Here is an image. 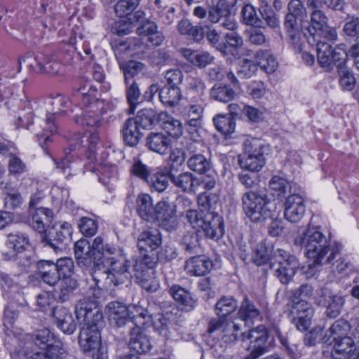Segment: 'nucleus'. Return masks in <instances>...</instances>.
<instances>
[{
    "mask_svg": "<svg viewBox=\"0 0 359 359\" xmlns=\"http://www.w3.org/2000/svg\"><path fill=\"white\" fill-rule=\"evenodd\" d=\"M52 315L55 319L57 326L67 334H72L76 328L74 320L69 311L62 306L54 307Z\"/></svg>",
    "mask_w": 359,
    "mask_h": 359,
    "instance_id": "nucleus-23",
    "label": "nucleus"
},
{
    "mask_svg": "<svg viewBox=\"0 0 359 359\" xmlns=\"http://www.w3.org/2000/svg\"><path fill=\"white\" fill-rule=\"evenodd\" d=\"M140 128H142L133 118H128L123 126V137L126 144L130 147L135 146L141 137Z\"/></svg>",
    "mask_w": 359,
    "mask_h": 359,
    "instance_id": "nucleus-35",
    "label": "nucleus"
},
{
    "mask_svg": "<svg viewBox=\"0 0 359 359\" xmlns=\"http://www.w3.org/2000/svg\"><path fill=\"white\" fill-rule=\"evenodd\" d=\"M268 339V332L266 327L259 325L256 328L251 329L245 332V339L250 340L248 349L250 353L244 359H257L266 351V342Z\"/></svg>",
    "mask_w": 359,
    "mask_h": 359,
    "instance_id": "nucleus-11",
    "label": "nucleus"
},
{
    "mask_svg": "<svg viewBox=\"0 0 359 359\" xmlns=\"http://www.w3.org/2000/svg\"><path fill=\"white\" fill-rule=\"evenodd\" d=\"M273 247L265 241L259 243L252 256L253 262L257 266L270 264L271 268L275 266Z\"/></svg>",
    "mask_w": 359,
    "mask_h": 359,
    "instance_id": "nucleus-27",
    "label": "nucleus"
},
{
    "mask_svg": "<svg viewBox=\"0 0 359 359\" xmlns=\"http://www.w3.org/2000/svg\"><path fill=\"white\" fill-rule=\"evenodd\" d=\"M72 233V225L65 222L58 226H55L51 228L48 235L46 236L44 241L54 251L57 252L65 248L67 243L71 240Z\"/></svg>",
    "mask_w": 359,
    "mask_h": 359,
    "instance_id": "nucleus-12",
    "label": "nucleus"
},
{
    "mask_svg": "<svg viewBox=\"0 0 359 359\" xmlns=\"http://www.w3.org/2000/svg\"><path fill=\"white\" fill-rule=\"evenodd\" d=\"M128 308L130 319L133 320L131 323L133 327H135L136 324L140 327H143L153 320L152 314L140 302L138 304H131L128 306Z\"/></svg>",
    "mask_w": 359,
    "mask_h": 359,
    "instance_id": "nucleus-34",
    "label": "nucleus"
},
{
    "mask_svg": "<svg viewBox=\"0 0 359 359\" xmlns=\"http://www.w3.org/2000/svg\"><path fill=\"white\" fill-rule=\"evenodd\" d=\"M0 284L4 290L3 294L8 295V297H10V294L13 296L20 293L22 290V285L8 275H0Z\"/></svg>",
    "mask_w": 359,
    "mask_h": 359,
    "instance_id": "nucleus-55",
    "label": "nucleus"
},
{
    "mask_svg": "<svg viewBox=\"0 0 359 359\" xmlns=\"http://www.w3.org/2000/svg\"><path fill=\"white\" fill-rule=\"evenodd\" d=\"M242 323L238 319L231 320L229 318L223 325L222 340L229 344L234 343L241 339L245 340V332L241 330Z\"/></svg>",
    "mask_w": 359,
    "mask_h": 359,
    "instance_id": "nucleus-25",
    "label": "nucleus"
},
{
    "mask_svg": "<svg viewBox=\"0 0 359 359\" xmlns=\"http://www.w3.org/2000/svg\"><path fill=\"white\" fill-rule=\"evenodd\" d=\"M235 95V91L227 85L215 84L210 90L211 97L222 102L231 101Z\"/></svg>",
    "mask_w": 359,
    "mask_h": 359,
    "instance_id": "nucleus-47",
    "label": "nucleus"
},
{
    "mask_svg": "<svg viewBox=\"0 0 359 359\" xmlns=\"http://www.w3.org/2000/svg\"><path fill=\"white\" fill-rule=\"evenodd\" d=\"M325 40L316 39L317 60L322 67L331 69L333 65L342 58L341 53L337 50H332L331 45Z\"/></svg>",
    "mask_w": 359,
    "mask_h": 359,
    "instance_id": "nucleus-17",
    "label": "nucleus"
},
{
    "mask_svg": "<svg viewBox=\"0 0 359 359\" xmlns=\"http://www.w3.org/2000/svg\"><path fill=\"white\" fill-rule=\"evenodd\" d=\"M161 244V236L159 231L155 228H149L142 231L137 238V245L142 252L148 249L152 252Z\"/></svg>",
    "mask_w": 359,
    "mask_h": 359,
    "instance_id": "nucleus-24",
    "label": "nucleus"
},
{
    "mask_svg": "<svg viewBox=\"0 0 359 359\" xmlns=\"http://www.w3.org/2000/svg\"><path fill=\"white\" fill-rule=\"evenodd\" d=\"M275 276L283 284H287L299 266L297 258L282 249L274 252Z\"/></svg>",
    "mask_w": 359,
    "mask_h": 359,
    "instance_id": "nucleus-9",
    "label": "nucleus"
},
{
    "mask_svg": "<svg viewBox=\"0 0 359 359\" xmlns=\"http://www.w3.org/2000/svg\"><path fill=\"white\" fill-rule=\"evenodd\" d=\"M129 347L138 354L147 353L151 348L149 338L144 332L143 327L136 324L135 327H131Z\"/></svg>",
    "mask_w": 359,
    "mask_h": 359,
    "instance_id": "nucleus-20",
    "label": "nucleus"
},
{
    "mask_svg": "<svg viewBox=\"0 0 359 359\" xmlns=\"http://www.w3.org/2000/svg\"><path fill=\"white\" fill-rule=\"evenodd\" d=\"M68 102L69 99L62 95H57L50 100L49 104L52 106V109L48 111L50 114L46 116L41 125L42 131L36 134L42 147L43 144L50 140V135L57 132V128L53 122L55 116L59 113L65 112V108Z\"/></svg>",
    "mask_w": 359,
    "mask_h": 359,
    "instance_id": "nucleus-8",
    "label": "nucleus"
},
{
    "mask_svg": "<svg viewBox=\"0 0 359 359\" xmlns=\"http://www.w3.org/2000/svg\"><path fill=\"white\" fill-rule=\"evenodd\" d=\"M168 292L177 303L186 309L191 310L196 304V302L193 299L191 293L180 285H172L170 287Z\"/></svg>",
    "mask_w": 359,
    "mask_h": 359,
    "instance_id": "nucleus-36",
    "label": "nucleus"
},
{
    "mask_svg": "<svg viewBox=\"0 0 359 359\" xmlns=\"http://www.w3.org/2000/svg\"><path fill=\"white\" fill-rule=\"evenodd\" d=\"M139 36H148V40L154 46H160L164 41V36L158 30V26L154 21L144 20L137 29Z\"/></svg>",
    "mask_w": 359,
    "mask_h": 359,
    "instance_id": "nucleus-31",
    "label": "nucleus"
},
{
    "mask_svg": "<svg viewBox=\"0 0 359 359\" xmlns=\"http://www.w3.org/2000/svg\"><path fill=\"white\" fill-rule=\"evenodd\" d=\"M33 341L36 346L41 349L52 348L55 345H62L54 334L48 329L43 328L38 330L33 337Z\"/></svg>",
    "mask_w": 359,
    "mask_h": 359,
    "instance_id": "nucleus-38",
    "label": "nucleus"
},
{
    "mask_svg": "<svg viewBox=\"0 0 359 359\" xmlns=\"http://www.w3.org/2000/svg\"><path fill=\"white\" fill-rule=\"evenodd\" d=\"M204 104L201 99L191 100L187 107L186 121L190 126L197 127L201 124Z\"/></svg>",
    "mask_w": 359,
    "mask_h": 359,
    "instance_id": "nucleus-41",
    "label": "nucleus"
},
{
    "mask_svg": "<svg viewBox=\"0 0 359 359\" xmlns=\"http://www.w3.org/2000/svg\"><path fill=\"white\" fill-rule=\"evenodd\" d=\"M139 0H119L114 6L116 15L124 18L131 14L138 6Z\"/></svg>",
    "mask_w": 359,
    "mask_h": 359,
    "instance_id": "nucleus-59",
    "label": "nucleus"
},
{
    "mask_svg": "<svg viewBox=\"0 0 359 359\" xmlns=\"http://www.w3.org/2000/svg\"><path fill=\"white\" fill-rule=\"evenodd\" d=\"M306 205L304 198L299 194L289 195L284 203L285 218L291 223H298L304 217Z\"/></svg>",
    "mask_w": 359,
    "mask_h": 359,
    "instance_id": "nucleus-14",
    "label": "nucleus"
},
{
    "mask_svg": "<svg viewBox=\"0 0 359 359\" xmlns=\"http://www.w3.org/2000/svg\"><path fill=\"white\" fill-rule=\"evenodd\" d=\"M337 69L341 76L339 82L342 88L346 90H353L355 85V79L352 73L346 69L344 60L339 62Z\"/></svg>",
    "mask_w": 359,
    "mask_h": 359,
    "instance_id": "nucleus-57",
    "label": "nucleus"
},
{
    "mask_svg": "<svg viewBox=\"0 0 359 359\" xmlns=\"http://www.w3.org/2000/svg\"><path fill=\"white\" fill-rule=\"evenodd\" d=\"M95 252L93 243L86 238H81L74 244V255L77 264L81 267H95Z\"/></svg>",
    "mask_w": 359,
    "mask_h": 359,
    "instance_id": "nucleus-18",
    "label": "nucleus"
},
{
    "mask_svg": "<svg viewBox=\"0 0 359 359\" xmlns=\"http://www.w3.org/2000/svg\"><path fill=\"white\" fill-rule=\"evenodd\" d=\"M97 298L95 294L93 297H84L75 306L77 320L83 323L80 330L79 344L85 353L95 351L101 346L100 328L103 323V316L97 307Z\"/></svg>",
    "mask_w": 359,
    "mask_h": 359,
    "instance_id": "nucleus-1",
    "label": "nucleus"
},
{
    "mask_svg": "<svg viewBox=\"0 0 359 359\" xmlns=\"http://www.w3.org/2000/svg\"><path fill=\"white\" fill-rule=\"evenodd\" d=\"M135 211L138 216L147 222L155 220V209L153 199L148 194H140L135 200Z\"/></svg>",
    "mask_w": 359,
    "mask_h": 359,
    "instance_id": "nucleus-22",
    "label": "nucleus"
},
{
    "mask_svg": "<svg viewBox=\"0 0 359 359\" xmlns=\"http://www.w3.org/2000/svg\"><path fill=\"white\" fill-rule=\"evenodd\" d=\"M55 266L61 278L72 277L74 265L72 259L67 257L59 259L55 264Z\"/></svg>",
    "mask_w": 359,
    "mask_h": 359,
    "instance_id": "nucleus-64",
    "label": "nucleus"
},
{
    "mask_svg": "<svg viewBox=\"0 0 359 359\" xmlns=\"http://www.w3.org/2000/svg\"><path fill=\"white\" fill-rule=\"evenodd\" d=\"M243 21L248 25L260 27L262 21L257 16L255 8L250 4L245 5L242 9Z\"/></svg>",
    "mask_w": 359,
    "mask_h": 359,
    "instance_id": "nucleus-62",
    "label": "nucleus"
},
{
    "mask_svg": "<svg viewBox=\"0 0 359 359\" xmlns=\"http://www.w3.org/2000/svg\"><path fill=\"white\" fill-rule=\"evenodd\" d=\"M28 243V238L24 233H11L8 235L6 244L12 250L9 259L16 261L17 264L23 269L28 268L31 264L30 259L24 253Z\"/></svg>",
    "mask_w": 359,
    "mask_h": 359,
    "instance_id": "nucleus-10",
    "label": "nucleus"
},
{
    "mask_svg": "<svg viewBox=\"0 0 359 359\" xmlns=\"http://www.w3.org/2000/svg\"><path fill=\"white\" fill-rule=\"evenodd\" d=\"M135 276L144 290L154 292L159 289L160 283L155 277L154 271L142 270V271L135 272Z\"/></svg>",
    "mask_w": 359,
    "mask_h": 359,
    "instance_id": "nucleus-42",
    "label": "nucleus"
},
{
    "mask_svg": "<svg viewBox=\"0 0 359 359\" xmlns=\"http://www.w3.org/2000/svg\"><path fill=\"white\" fill-rule=\"evenodd\" d=\"M241 168L252 172H258L265 165L262 144L257 139L246 140L244 152L238 160Z\"/></svg>",
    "mask_w": 359,
    "mask_h": 359,
    "instance_id": "nucleus-7",
    "label": "nucleus"
},
{
    "mask_svg": "<svg viewBox=\"0 0 359 359\" xmlns=\"http://www.w3.org/2000/svg\"><path fill=\"white\" fill-rule=\"evenodd\" d=\"M182 53L188 61L199 67H204L213 60V57L207 52L199 53L190 49H183Z\"/></svg>",
    "mask_w": 359,
    "mask_h": 359,
    "instance_id": "nucleus-43",
    "label": "nucleus"
},
{
    "mask_svg": "<svg viewBox=\"0 0 359 359\" xmlns=\"http://www.w3.org/2000/svg\"><path fill=\"white\" fill-rule=\"evenodd\" d=\"M213 123L217 130L226 136L235 131V121L229 116L217 115L213 118Z\"/></svg>",
    "mask_w": 359,
    "mask_h": 359,
    "instance_id": "nucleus-49",
    "label": "nucleus"
},
{
    "mask_svg": "<svg viewBox=\"0 0 359 359\" xmlns=\"http://www.w3.org/2000/svg\"><path fill=\"white\" fill-rule=\"evenodd\" d=\"M297 18L291 15H286L284 22V28L287 35L294 44L298 43L301 35V29Z\"/></svg>",
    "mask_w": 359,
    "mask_h": 359,
    "instance_id": "nucleus-50",
    "label": "nucleus"
},
{
    "mask_svg": "<svg viewBox=\"0 0 359 359\" xmlns=\"http://www.w3.org/2000/svg\"><path fill=\"white\" fill-rule=\"evenodd\" d=\"M155 219L168 231L177 226L176 206L165 201H160L156 204Z\"/></svg>",
    "mask_w": 359,
    "mask_h": 359,
    "instance_id": "nucleus-15",
    "label": "nucleus"
},
{
    "mask_svg": "<svg viewBox=\"0 0 359 359\" xmlns=\"http://www.w3.org/2000/svg\"><path fill=\"white\" fill-rule=\"evenodd\" d=\"M171 182L182 191L196 194L203 189L211 190L216 184V180L211 175L196 177L190 172H182L179 175L170 174Z\"/></svg>",
    "mask_w": 359,
    "mask_h": 359,
    "instance_id": "nucleus-6",
    "label": "nucleus"
},
{
    "mask_svg": "<svg viewBox=\"0 0 359 359\" xmlns=\"http://www.w3.org/2000/svg\"><path fill=\"white\" fill-rule=\"evenodd\" d=\"M177 29L181 34L188 35L196 41H200L203 37V27L192 25L187 19H182L178 22Z\"/></svg>",
    "mask_w": 359,
    "mask_h": 359,
    "instance_id": "nucleus-45",
    "label": "nucleus"
},
{
    "mask_svg": "<svg viewBox=\"0 0 359 359\" xmlns=\"http://www.w3.org/2000/svg\"><path fill=\"white\" fill-rule=\"evenodd\" d=\"M187 166L191 170L202 174L210 170V162L203 155L196 154L189 157Z\"/></svg>",
    "mask_w": 359,
    "mask_h": 359,
    "instance_id": "nucleus-48",
    "label": "nucleus"
},
{
    "mask_svg": "<svg viewBox=\"0 0 359 359\" xmlns=\"http://www.w3.org/2000/svg\"><path fill=\"white\" fill-rule=\"evenodd\" d=\"M350 329L351 326L346 320L344 319L337 320L323 335V343L332 344L336 341L348 337L347 335Z\"/></svg>",
    "mask_w": 359,
    "mask_h": 359,
    "instance_id": "nucleus-29",
    "label": "nucleus"
},
{
    "mask_svg": "<svg viewBox=\"0 0 359 359\" xmlns=\"http://www.w3.org/2000/svg\"><path fill=\"white\" fill-rule=\"evenodd\" d=\"M158 96L161 102L165 106L173 107L180 103L182 99V93L179 87L165 86L159 90Z\"/></svg>",
    "mask_w": 359,
    "mask_h": 359,
    "instance_id": "nucleus-40",
    "label": "nucleus"
},
{
    "mask_svg": "<svg viewBox=\"0 0 359 359\" xmlns=\"http://www.w3.org/2000/svg\"><path fill=\"white\" fill-rule=\"evenodd\" d=\"M74 96L82 98L83 104L88 105L97 100V88L91 85L85 84L77 89Z\"/></svg>",
    "mask_w": 359,
    "mask_h": 359,
    "instance_id": "nucleus-61",
    "label": "nucleus"
},
{
    "mask_svg": "<svg viewBox=\"0 0 359 359\" xmlns=\"http://www.w3.org/2000/svg\"><path fill=\"white\" fill-rule=\"evenodd\" d=\"M291 313L293 316L292 323L298 330L304 332L310 327L314 313L310 303L304 299L299 300L293 304Z\"/></svg>",
    "mask_w": 359,
    "mask_h": 359,
    "instance_id": "nucleus-13",
    "label": "nucleus"
},
{
    "mask_svg": "<svg viewBox=\"0 0 359 359\" xmlns=\"http://www.w3.org/2000/svg\"><path fill=\"white\" fill-rule=\"evenodd\" d=\"M345 300L339 294L330 293L326 299V314L330 318L337 317L341 311Z\"/></svg>",
    "mask_w": 359,
    "mask_h": 359,
    "instance_id": "nucleus-44",
    "label": "nucleus"
},
{
    "mask_svg": "<svg viewBox=\"0 0 359 359\" xmlns=\"http://www.w3.org/2000/svg\"><path fill=\"white\" fill-rule=\"evenodd\" d=\"M133 118L142 128H146L156 124V113L152 109H144L138 111L137 116Z\"/></svg>",
    "mask_w": 359,
    "mask_h": 359,
    "instance_id": "nucleus-56",
    "label": "nucleus"
},
{
    "mask_svg": "<svg viewBox=\"0 0 359 359\" xmlns=\"http://www.w3.org/2000/svg\"><path fill=\"white\" fill-rule=\"evenodd\" d=\"M169 178L170 175L163 172H156L151 175L147 183L152 190L163 192L168 187Z\"/></svg>",
    "mask_w": 359,
    "mask_h": 359,
    "instance_id": "nucleus-52",
    "label": "nucleus"
},
{
    "mask_svg": "<svg viewBox=\"0 0 359 359\" xmlns=\"http://www.w3.org/2000/svg\"><path fill=\"white\" fill-rule=\"evenodd\" d=\"M320 2L318 0H308V7L312 9L310 14V25L307 28L308 32L313 38L336 41L337 33L334 28L327 25L328 18L320 9Z\"/></svg>",
    "mask_w": 359,
    "mask_h": 359,
    "instance_id": "nucleus-4",
    "label": "nucleus"
},
{
    "mask_svg": "<svg viewBox=\"0 0 359 359\" xmlns=\"http://www.w3.org/2000/svg\"><path fill=\"white\" fill-rule=\"evenodd\" d=\"M78 226L81 232L86 237L94 236L98 228L97 221L87 217H81L79 221Z\"/></svg>",
    "mask_w": 359,
    "mask_h": 359,
    "instance_id": "nucleus-63",
    "label": "nucleus"
},
{
    "mask_svg": "<svg viewBox=\"0 0 359 359\" xmlns=\"http://www.w3.org/2000/svg\"><path fill=\"white\" fill-rule=\"evenodd\" d=\"M182 244L184 246L185 250L189 253L192 254L201 252V238L196 232L186 234L183 238Z\"/></svg>",
    "mask_w": 359,
    "mask_h": 359,
    "instance_id": "nucleus-58",
    "label": "nucleus"
},
{
    "mask_svg": "<svg viewBox=\"0 0 359 359\" xmlns=\"http://www.w3.org/2000/svg\"><path fill=\"white\" fill-rule=\"evenodd\" d=\"M53 213L51 210L38 208L34 210L32 218V227L39 232H43L46 226L50 223Z\"/></svg>",
    "mask_w": 359,
    "mask_h": 359,
    "instance_id": "nucleus-39",
    "label": "nucleus"
},
{
    "mask_svg": "<svg viewBox=\"0 0 359 359\" xmlns=\"http://www.w3.org/2000/svg\"><path fill=\"white\" fill-rule=\"evenodd\" d=\"M109 320L111 324L121 327L130 320L128 308L118 302H110L107 305Z\"/></svg>",
    "mask_w": 359,
    "mask_h": 359,
    "instance_id": "nucleus-28",
    "label": "nucleus"
},
{
    "mask_svg": "<svg viewBox=\"0 0 359 359\" xmlns=\"http://www.w3.org/2000/svg\"><path fill=\"white\" fill-rule=\"evenodd\" d=\"M255 58L257 65L266 74H272L278 68V62L270 50L260 49Z\"/></svg>",
    "mask_w": 359,
    "mask_h": 359,
    "instance_id": "nucleus-37",
    "label": "nucleus"
},
{
    "mask_svg": "<svg viewBox=\"0 0 359 359\" xmlns=\"http://www.w3.org/2000/svg\"><path fill=\"white\" fill-rule=\"evenodd\" d=\"M238 308L237 301L232 297H222L216 304V313L219 317L226 318Z\"/></svg>",
    "mask_w": 359,
    "mask_h": 359,
    "instance_id": "nucleus-46",
    "label": "nucleus"
},
{
    "mask_svg": "<svg viewBox=\"0 0 359 359\" xmlns=\"http://www.w3.org/2000/svg\"><path fill=\"white\" fill-rule=\"evenodd\" d=\"M213 263L208 257L204 255L194 256L185 262L184 269L190 276H205L210 271Z\"/></svg>",
    "mask_w": 359,
    "mask_h": 359,
    "instance_id": "nucleus-19",
    "label": "nucleus"
},
{
    "mask_svg": "<svg viewBox=\"0 0 359 359\" xmlns=\"http://www.w3.org/2000/svg\"><path fill=\"white\" fill-rule=\"evenodd\" d=\"M269 188L275 191L278 196H283L286 194H291V185L284 177L275 175L272 177L269 183Z\"/></svg>",
    "mask_w": 359,
    "mask_h": 359,
    "instance_id": "nucleus-53",
    "label": "nucleus"
},
{
    "mask_svg": "<svg viewBox=\"0 0 359 359\" xmlns=\"http://www.w3.org/2000/svg\"><path fill=\"white\" fill-rule=\"evenodd\" d=\"M144 68L143 63L135 60H130L122 66L124 74L126 85L129 84L133 77L140 73Z\"/></svg>",
    "mask_w": 359,
    "mask_h": 359,
    "instance_id": "nucleus-60",
    "label": "nucleus"
},
{
    "mask_svg": "<svg viewBox=\"0 0 359 359\" xmlns=\"http://www.w3.org/2000/svg\"><path fill=\"white\" fill-rule=\"evenodd\" d=\"M37 269L39 278L48 285L54 286L61 279L55 263L51 261L41 260L39 262Z\"/></svg>",
    "mask_w": 359,
    "mask_h": 359,
    "instance_id": "nucleus-30",
    "label": "nucleus"
},
{
    "mask_svg": "<svg viewBox=\"0 0 359 359\" xmlns=\"http://www.w3.org/2000/svg\"><path fill=\"white\" fill-rule=\"evenodd\" d=\"M218 202L219 197L216 194L201 192L198 196V203L203 214L208 212H215Z\"/></svg>",
    "mask_w": 359,
    "mask_h": 359,
    "instance_id": "nucleus-51",
    "label": "nucleus"
},
{
    "mask_svg": "<svg viewBox=\"0 0 359 359\" xmlns=\"http://www.w3.org/2000/svg\"><path fill=\"white\" fill-rule=\"evenodd\" d=\"M332 355L337 359H359L355 345L351 337H345L333 342Z\"/></svg>",
    "mask_w": 359,
    "mask_h": 359,
    "instance_id": "nucleus-21",
    "label": "nucleus"
},
{
    "mask_svg": "<svg viewBox=\"0 0 359 359\" xmlns=\"http://www.w3.org/2000/svg\"><path fill=\"white\" fill-rule=\"evenodd\" d=\"M146 143L151 151L163 154L168 149L171 140L168 135L163 133L153 132L147 135Z\"/></svg>",
    "mask_w": 359,
    "mask_h": 359,
    "instance_id": "nucleus-33",
    "label": "nucleus"
},
{
    "mask_svg": "<svg viewBox=\"0 0 359 359\" xmlns=\"http://www.w3.org/2000/svg\"><path fill=\"white\" fill-rule=\"evenodd\" d=\"M93 249L95 251V266L103 265L109 268V273L107 275L109 282L117 285L130 278L128 271L130 262L121 249L104 243L101 236L93 239Z\"/></svg>",
    "mask_w": 359,
    "mask_h": 359,
    "instance_id": "nucleus-3",
    "label": "nucleus"
},
{
    "mask_svg": "<svg viewBox=\"0 0 359 359\" xmlns=\"http://www.w3.org/2000/svg\"><path fill=\"white\" fill-rule=\"evenodd\" d=\"M65 351L62 345H55L52 348H46L45 352H36L27 359H63Z\"/></svg>",
    "mask_w": 359,
    "mask_h": 359,
    "instance_id": "nucleus-54",
    "label": "nucleus"
},
{
    "mask_svg": "<svg viewBox=\"0 0 359 359\" xmlns=\"http://www.w3.org/2000/svg\"><path fill=\"white\" fill-rule=\"evenodd\" d=\"M269 199L264 190L245 192L242 197L243 210L252 222H261L271 216Z\"/></svg>",
    "mask_w": 359,
    "mask_h": 359,
    "instance_id": "nucleus-5",
    "label": "nucleus"
},
{
    "mask_svg": "<svg viewBox=\"0 0 359 359\" xmlns=\"http://www.w3.org/2000/svg\"><path fill=\"white\" fill-rule=\"evenodd\" d=\"M294 245L305 249V255L312 263L308 265L306 273L313 275L316 267L331 264L339 250L331 245L329 238L320 231V227L309 225L294 238Z\"/></svg>",
    "mask_w": 359,
    "mask_h": 359,
    "instance_id": "nucleus-2",
    "label": "nucleus"
},
{
    "mask_svg": "<svg viewBox=\"0 0 359 359\" xmlns=\"http://www.w3.org/2000/svg\"><path fill=\"white\" fill-rule=\"evenodd\" d=\"M199 229H202L205 236L211 239L220 238L224 232L222 217L215 212L204 213L203 222Z\"/></svg>",
    "mask_w": 359,
    "mask_h": 359,
    "instance_id": "nucleus-16",
    "label": "nucleus"
},
{
    "mask_svg": "<svg viewBox=\"0 0 359 359\" xmlns=\"http://www.w3.org/2000/svg\"><path fill=\"white\" fill-rule=\"evenodd\" d=\"M238 314L239 317L236 318L241 323L248 325L259 319L261 313L256 305L245 297L241 304Z\"/></svg>",
    "mask_w": 359,
    "mask_h": 359,
    "instance_id": "nucleus-32",
    "label": "nucleus"
},
{
    "mask_svg": "<svg viewBox=\"0 0 359 359\" xmlns=\"http://www.w3.org/2000/svg\"><path fill=\"white\" fill-rule=\"evenodd\" d=\"M77 287L78 282L76 278L73 277L62 278L57 283V286L53 291L55 300L62 303L68 301Z\"/></svg>",
    "mask_w": 359,
    "mask_h": 359,
    "instance_id": "nucleus-26",
    "label": "nucleus"
}]
</instances>
